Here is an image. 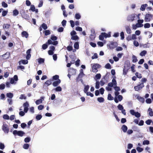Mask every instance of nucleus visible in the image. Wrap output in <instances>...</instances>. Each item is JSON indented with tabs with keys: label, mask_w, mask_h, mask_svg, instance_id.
Returning <instances> with one entry per match:
<instances>
[{
	"label": "nucleus",
	"mask_w": 153,
	"mask_h": 153,
	"mask_svg": "<svg viewBox=\"0 0 153 153\" xmlns=\"http://www.w3.org/2000/svg\"><path fill=\"white\" fill-rule=\"evenodd\" d=\"M38 62L40 63H42L44 62V59L42 58H39L38 59Z\"/></svg>",
	"instance_id": "obj_34"
},
{
	"label": "nucleus",
	"mask_w": 153,
	"mask_h": 153,
	"mask_svg": "<svg viewBox=\"0 0 153 153\" xmlns=\"http://www.w3.org/2000/svg\"><path fill=\"white\" fill-rule=\"evenodd\" d=\"M95 88L97 89H98L100 88V82L99 81H97L96 83Z\"/></svg>",
	"instance_id": "obj_53"
},
{
	"label": "nucleus",
	"mask_w": 153,
	"mask_h": 153,
	"mask_svg": "<svg viewBox=\"0 0 153 153\" xmlns=\"http://www.w3.org/2000/svg\"><path fill=\"white\" fill-rule=\"evenodd\" d=\"M104 36L102 34V33H101V34L99 36V39L101 40H103L104 39Z\"/></svg>",
	"instance_id": "obj_52"
},
{
	"label": "nucleus",
	"mask_w": 153,
	"mask_h": 153,
	"mask_svg": "<svg viewBox=\"0 0 153 153\" xmlns=\"http://www.w3.org/2000/svg\"><path fill=\"white\" fill-rule=\"evenodd\" d=\"M95 36L96 34L94 31L92 33V34H91L90 37L91 39H93L95 38Z\"/></svg>",
	"instance_id": "obj_25"
},
{
	"label": "nucleus",
	"mask_w": 153,
	"mask_h": 153,
	"mask_svg": "<svg viewBox=\"0 0 153 153\" xmlns=\"http://www.w3.org/2000/svg\"><path fill=\"white\" fill-rule=\"evenodd\" d=\"M125 28L127 33L128 34H131V30L130 28V25L126 26Z\"/></svg>",
	"instance_id": "obj_9"
},
{
	"label": "nucleus",
	"mask_w": 153,
	"mask_h": 153,
	"mask_svg": "<svg viewBox=\"0 0 153 153\" xmlns=\"http://www.w3.org/2000/svg\"><path fill=\"white\" fill-rule=\"evenodd\" d=\"M8 13V11L7 10H3L2 12V16H5Z\"/></svg>",
	"instance_id": "obj_44"
},
{
	"label": "nucleus",
	"mask_w": 153,
	"mask_h": 153,
	"mask_svg": "<svg viewBox=\"0 0 153 153\" xmlns=\"http://www.w3.org/2000/svg\"><path fill=\"white\" fill-rule=\"evenodd\" d=\"M51 34V32L49 30H46L45 31V36H47Z\"/></svg>",
	"instance_id": "obj_48"
},
{
	"label": "nucleus",
	"mask_w": 153,
	"mask_h": 153,
	"mask_svg": "<svg viewBox=\"0 0 153 153\" xmlns=\"http://www.w3.org/2000/svg\"><path fill=\"white\" fill-rule=\"evenodd\" d=\"M147 6V4H142L141 6L140 10L142 11H144L146 7Z\"/></svg>",
	"instance_id": "obj_20"
},
{
	"label": "nucleus",
	"mask_w": 153,
	"mask_h": 153,
	"mask_svg": "<svg viewBox=\"0 0 153 153\" xmlns=\"http://www.w3.org/2000/svg\"><path fill=\"white\" fill-rule=\"evenodd\" d=\"M13 15L14 16H16L18 15L19 13V11L16 9H15L13 11Z\"/></svg>",
	"instance_id": "obj_33"
},
{
	"label": "nucleus",
	"mask_w": 153,
	"mask_h": 153,
	"mask_svg": "<svg viewBox=\"0 0 153 153\" xmlns=\"http://www.w3.org/2000/svg\"><path fill=\"white\" fill-rule=\"evenodd\" d=\"M30 10L33 12L35 11L36 13L38 12V9H36L34 5H30Z\"/></svg>",
	"instance_id": "obj_14"
},
{
	"label": "nucleus",
	"mask_w": 153,
	"mask_h": 153,
	"mask_svg": "<svg viewBox=\"0 0 153 153\" xmlns=\"http://www.w3.org/2000/svg\"><path fill=\"white\" fill-rule=\"evenodd\" d=\"M59 78V76L58 75H56L55 76H54L53 77V79L54 80H58Z\"/></svg>",
	"instance_id": "obj_59"
},
{
	"label": "nucleus",
	"mask_w": 153,
	"mask_h": 153,
	"mask_svg": "<svg viewBox=\"0 0 153 153\" xmlns=\"http://www.w3.org/2000/svg\"><path fill=\"white\" fill-rule=\"evenodd\" d=\"M29 145L28 144H25L23 146V148L25 149H28Z\"/></svg>",
	"instance_id": "obj_41"
},
{
	"label": "nucleus",
	"mask_w": 153,
	"mask_h": 153,
	"mask_svg": "<svg viewBox=\"0 0 153 153\" xmlns=\"http://www.w3.org/2000/svg\"><path fill=\"white\" fill-rule=\"evenodd\" d=\"M108 100H111L114 99V97L112 96L110 94H108Z\"/></svg>",
	"instance_id": "obj_30"
},
{
	"label": "nucleus",
	"mask_w": 153,
	"mask_h": 153,
	"mask_svg": "<svg viewBox=\"0 0 153 153\" xmlns=\"http://www.w3.org/2000/svg\"><path fill=\"white\" fill-rule=\"evenodd\" d=\"M152 122V120L150 119L146 121V123L148 125H150Z\"/></svg>",
	"instance_id": "obj_58"
},
{
	"label": "nucleus",
	"mask_w": 153,
	"mask_h": 153,
	"mask_svg": "<svg viewBox=\"0 0 153 153\" xmlns=\"http://www.w3.org/2000/svg\"><path fill=\"white\" fill-rule=\"evenodd\" d=\"M21 35L22 37L27 38L29 34L26 31H23L22 32Z\"/></svg>",
	"instance_id": "obj_13"
},
{
	"label": "nucleus",
	"mask_w": 153,
	"mask_h": 153,
	"mask_svg": "<svg viewBox=\"0 0 153 153\" xmlns=\"http://www.w3.org/2000/svg\"><path fill=\"white\" fill-rule=\"evenodd\" d=\"M150 27V24L149 23H146L144 25V27L145 28H149Z\"/></svg>",
	"instance_id": "obj_50"
},
{
	"label": "nucleus",
	"mask_w": 153,
	"mask_h": 153,
	"mask_svg": "<svg viewBox=\"0 0 153 153\" xmlns=\"http://www.w3.org/2000/svg\"><path fill=\"white\" fill-rule=\"evenodd\" d=\"M51 39L53 41H55L57 39V37L54 35H52L51 38Z\"/></svg>",
	"instance_id": "obj_45"
},
{
	"label": "nucleus",
	"mask_w": 153,
	"mask_h": 153,
	"mask_svg": "<svg viewBox=\"0 0 153 153\" xmlns=\"http://www.w3.org/2000/svg\"><path fill=\"white\" fill-rule=\"evenodd\" d=\"M11 26L10 24H4L3 25V27L4 29H9Z\"/></svg>",
	"instance_id": "obj_15"
},
{
	"label": "nucleus",
	"mask_w": 153,
	"mask_h": 153,
	"mask_svg": "<svg viewBox=\"0 0 153 153\" xmlns=\"http://www.w3.org/2000/svg\"><path fill=\"white\" fill-rule=\"evenodd\" d=\"M149 141L148 140H145L143 142V145H149Z\"/></svg>",
	"instance_id": "obj_46"
},
{
	"label": "nucleus",
	"mask_w": 153,
	"mask_h": 153,
	"mask_svg": "<svg viewBox=\"0 0 153 153\" xmlns=\"http://www.w3.org/2000/svg\"><path fill=\"white\" fill-rule=\"evenodd\" d=\"M148 111H149V115L151 117L153 116V112L152 109L151 108H149Z\"/></svg>",
	"instance_id": "obj_22"
},
{
	"label": "nucleus",
	"mask_w": 153,
	"mask_h": 153,
	"mask_svg": "<svg viewBox=\"0 0 153 153\" xmlns=\"http://www.w3.org/2000/svg\"><path fill=\"white\" fill-rule=\"evenodd\" d=\"M7 96L10 98H12L13 97V94L11 93H7L6 94Z\"/></svg>",
	"instance_id": "obj_27"
},
{
	"label": "nucleus",
	"mask_w": 153,
	"mask_h": 153,
	"mask_svg": "<svg viewBox=\"0 0 153 153\" xmlns=\"http://www.w3.org/2000/svg\"><path fill=\"white\" fill-rule=\"evenodd\" d=\"M74 47L75 48L78 49L79 48V44L78 42H76L74 45Z\"/></svg>",
	"instance_id": "obj_24"
},
{
	"label": "nucleus",
	"mask_w": 153,
	"mask_h": 153,
	"mask_svg": "<svg viewBox=\"0 0 153 153\" xmlns=\"http://www.w3.org/2000/svg\"><path fill=\"white\" fill-rule=\"evenodd\" d=\"M30 140V138L29 137H27L24 139V141L26 143H28Z\"/></svg>",
	"instance_id": "obj_57"
},
{
	"label": "nucleus",
	"mask_w": 153,
	"mask_h": 153,
	"mask_svg": "<svg viewBox=\"0 0 153 153\" xmlns=\"http://www.w3.org/2000/svg\"><path fill=\"white\" fill-rule=\"evenodd\" d=\"M68 72L72 75L75 74L76 73V70L73 68H71L69 70Z\"/></svg>",
	"instance_id": "obj_10"
},
{
	"label": "nucleus",
	"mask_w": 153,
	"mask_h": 153,
	"mask_svg": "<svg viewBox=\"0 0 153 153\" xmlns=\"http://www.w3.org/2000/svg\"><path fill=\"white\" fill-rule=\"evenodd\" d=\"M44 108V105H41L38 106V108L39 110H41L43 109Z\"/></svg>",
	"instance_id": "obj_60"
},
{
	"label": "nucleus",
	"mask_w": 153,
	"mask_h": 153,
	"mask_svg": "<svg viewBox=\"0 0 153 153\" xmlns=\"http://www.w3.org/2000/svg\"><path fill=\"white\" fill-rule=\"evenodd\" d=\"M48 45L47 43L45 44H44L42 45V48L43 50H45L47 48Z\"/></svg>",
	"instance_id": "obj_37"
},
{
	"label": "nucleus",
	"mask_w": 153,
	"mask_h": 153,
	"mask_svg": "<svg viewBox=\"0 0 153 153\" xmlns=\"http://www.w3.org/2000/svg\"><path fill=\"white\" fill-rule=\"evenodd\" d=\"M97 100L100 102H102L104 101V99L102 97H98L97 98Z\"/></svg>",
	"instance_id": "obj_29"
},
{
	"label": "nucleus",
	"mask_w": 153,
	"mask_h": 153,
	"mask_svg": "<svg viewBox=\"0 0 153 153\" xmlns=\"http://www.w3.org/2000/svg\"><path fill=\"white\" fill-rule=\"evenodd\" d=\"M137 57L135 55H133L132 56V62H137Z\"/></svg>",
	"instance_id": "obj_26"
},
{
	"label": "nucleus",
	"mask_w": 153,
	"mask_h": 153,
	"mask_svg": "<svg viewBox=\"0 0 153 153\" xmlns=\"http://www.w3.org/2000/svg\"><path fill=\"white\" fill-rule=\"evenodd\" d=\"M136 149L138 152H140L143 150V149L140 147H138L136 148Z\"/></svg>",
	"instance_id": "obj_43"
},
{
	"label": "nucleus",
	"mask_w": 153,
	"mask_h": 153,
	"mask_svg": "<svg viewBox=\"0 0 153 153\" xmlns=\"http://www.w3.org/2000/svg\"><path fill=\"white\" fill-rule=\"evenodd\" d=\"M71 39L74 40H78L79 39V37L77 35H74L72 36Z\"/></svg>",
	"instance_id": "obj_31"
},
{
	"label": "nucleus",
	"mask_w": 153,
	"mask_h": 153,
	"mask_svg": "<svg viewBox=\"0 0 153 153\" xmlns=\"http://www.w3.org/2000/svg\"><path fill=\"white\" fill-rule=\"evenodd\" d=\"M135 18V15L134 14H131L128 16L127 18L128 21H133L134 20Z\"/></svg>",
	"instance_id": "obj_8"
},
{
	"label": "nucleus",
	"mask_w": 153,
	"mask_h": 153,
	"mask_svg": "<svg viewBox=\"0 0 153 153\" xmlns=\"http://www.w3.org/2000/svg\"><path fill=\"white\" fill-rule=\"evenodd\" d=\"M135 75L136 76V77L138 78L141 79L142 77L141 74H139L137 72L135 73Z\"/></svg>",
	"instance_id": "obj_35"
},
{
	"label": "nucleus",
	"mask_w": 153,
	"mask_h": 153,
	"mask_svg": "<svg viewBox=\"0 0 153 153\" xmlns=\"http://www.w3.org/2000/svg\"><path fill=\"white\" fill-rule=\"evenodd\" d=\"M147 51H146L144 50L142 51L140 53V55L141 56H145L146 54Z\"/></svg>",
	"instance_id": "obj_28"
},
{
	"label": "nucleus",
	"mask_w": 153,
	"mask_h": 153,
	"mask_svg": "<svg viewBox=\"0 0 153 153\" xmlns=\"http://www.w3.org/2000/svg\"><path fill=\"white\" fill-rule=\"evenodd\" d=\"M23 106L25 107H29V105L27 102L26 101V102L24 103L23 104Z\"/></svg>",
	"instance_id": "obj_63"
},
{
	"label": "nucleus",
	"mask_w": 153,
	"mask_h": 153,
	"mask_svg": "<svg viewBox=\"0 0 153 153\" xmlns=\"http://www.w3.org/2000/svg\"><path fill=\"white\" fill-rule=\"evenodd\" d=\"M134 115L137 117L138 118L140 117V114L138 112H136Z\"/></svg>",
	"instance_id": "obj_55"
},
{
	"label": "nucleus",
	"mask_w": 153,
	"mask_h": 153,
	"mask_svg": "<svg viewBox=\"0 0 153 153\" xmlns=\"http://www.w3.org/2000/svg\"><path fill=\"white\" fill-rule=\"evenodd\" d=\"M117 46V43L116 42H111L109 45V48L113 49Z\"/></svg>",
	"instance_id": "obj_6"
},
{
	"label": "nucleus",
	"mask_w": 153,
	"mask_h": 153,
	"mask_svg": "<svg viewBox=\"0 0 153 153\" xmlns=\"http://www.w3.org/2000/svg\"><path fill=\"white\" fill-rule=\"evenodd\" d=\"M120 36H121V39L123 40L124 38V33L123 31L121 32L120 33Z\"/></svg>",
	"instance_id": "obj_54"
},
{
	"label": "nucleus",
	"mask_w": 153,
	"mask_h": 153,
	"mask_svg": "<svg viewBox=\"0 0 153 153\" xmlns=\"http://www.w3.org/2000/svg\"><path fill=\"white\" fill-rule=\"evenodd\" d=\"M102 34L103 35L104 37L106 38L107 37H109L111 36V34H107L105 32H102Z\"/></svg>",
	"instance_id": "obj_23"
},
{
	"label": "nucleus",
	"mask_w": 153,
	"mask_h": 153,
	"mask_svg": "<svg viewBox=\"0 0 153 153\" xmlns=\"http://www.w3.org/2000/svg\"><path fill=\"white\" fill-rule=\"evenodd\" d=\"M41 99H39V100H37L36 101V105H39L40 103H41L42 102V99H43L44 97H42L41 98Z\"/></svg>",
	"instance_id": "obj_19"
},
{
	"label": "nucleus",
	"mask_w": 153,
	"mask_h": 153,
	"mask_svg": "<svg viewBox=\"0 0 153 153\" xmlns=\"http://www.w3.org/2000/svg\"><path fill=\"white\" fill-rule=\"evenodd\" d=\"M1 5L4 8L7 7H8V5L4 1H2V2Z\"/></svg>",
	"instance_id": "obj_36"
},
{
	"label": "nucleus",
	"mask_w": 153,
	"mask_h": 153,
	"mask_svg": "<svg viewBox=\"0 0 153 153\" xmlns=\"http://www.w3.org/2000/svg\"><path fill=\"white\" fill-rule=\"evenodd\" d=\"M2 129L4 133L8 134L9 132V129L8 125L5 123H3Z\"/></svg>",
	"instance_id": "obj_1"
},
{
	"label": "nucleus",
	"mask_w": 153,
	"mask_h": 153,
	"mask_svg": "<svg viewBox=\"0 0 153 153\" xmlns=\"http://www.w3.org/2000/svg\"><path fill=\"white\" fill-rule=\"evenodd\" d=\"M41 27L45 30L47 29L48 28L47 25L45 23H43L42 24Z\"/></svg>",
	"instance_id": "obj_32"
},
{
	"label": "nucleus",
	"mask_w": 153,
	"mask_h": 153,
	"mask_svg": "<svg viewBox=\"0 0 153 153\" xmlns=\"http://www.w3.org/2000/svg\"><path fill=\"white\" fill-rule=\"evenodd\" d=\"M89 88V86L88 85H87L85 86L84 89V91L85 93H86L88 92V91Z\"/></svg>",
	"instance_id": "obj_38"
},
{
	"label": "nucleus",
	"mask_w": 153,
	"mask_h": 153,
	"mask_svg": "<svg viewBox=\"0 0 153 153\" xmlns=\"http://www.w3.org/2000/svg\"><path fill=\"white\" fill-rule=\"evenodd\" d=\"M61 82V80L60 79H58L57 81L54 82L53 83V86L56 87Z\"/></svg>",
	"instance_id": "obj_12"
},
{
	"label": "nucleus",
	"mask_w": 153,
	"mask_h": 153,
	"mask_svg": "<svg viewBox=\"0 0 153 153\" xmlns=\"http://www.w3.org/2000/svg\"><path fill=\"white\" fill-rule=\"evenodd\" d=\"M143 22V19H139L138 20V23L139 24V26H138V27H141L143 26V24H142Z\"/></svg>",
	"instance_id": "obj_18"
},
{
	"label": "nucleus",
	"mask_w": 153,
	"mask_h": 153,
	"mask_svg": "<svg viewBox=\"0 0 153 153\" xmlns=\"http://www.w3.org/2000/svg\"><path fill=\"white\" fill-rule=\"evenodd\" d=\"M62 90V88L60 86L57 87L55 88V90L57 91H61Z\"/></svg>",
	"instance_id": "obj_56"
},
{
	"label": "nucleus",
	"mask_w": 153,
	"mask_h": 153,
	"mask_svg": "<svg viewBox=\"0 0 153 153\" xmlns=\"http://www.w3.org/2000/svg\"><path fill=\"white\" fill-rule=\"evenodd\" d=\"M3 118L4 119L9 120V117L7 114H4L3 115Z\"/></svg>",
	"instance_id": "obj_51"
},
{
	"label": "nucleus",
	"mask_w": 153,
	"mask_h": 153,
	"mask_svg": "<svg viewBox=\"0 0 153 153\" xmlns=\"http://www.w3.org/2000/svg\"><path fill=\"white\" fill-rule=\"evenodd\" d=\"M81 16L80 14L79 13H76L75 14V18L77 19H80L81 18Z\"/></svg>",
	"instance_id": "obj_39"
},
{
	"label": "nucleus",
	"mask_w": 153,
	"mask_h": 153,
	"mask_svg": "<svg viewBox=\"0 0 153 153\" xmlns=\"http://www.w3.org/2000/svg\"><path fill=\"white\" fill-rule=\"evenodd\" d=\"M117 107L118 109L120 110H122L123 109V105L120 104H119L118 106Z\"/></svg>",
	"instance_id": "obj_47"
},
{
	"label": "nucleus",
	"mask_w": 153,
	"mask_h": 153,
	"mask_svg": "<svg viewBox=\"0 0 153 153\" xmlns=\"http://www.w3.org/2000/svg\"><path fill=\"white\" fill-rule=\"evenodd\" d=\"M144 83H141L137 85L134 86V88L135 91H139L141 90L144 87Z\"/></svg>",
	"instance_id": "obj_3"
},
{
	"label": "nucleus",
	"mask_w": 153,
	"mask_h": 153,
	"mask_svg": "<svg viewBox=\"0 0 153 153\" xmlns=\"http://www.w3.org/2000/svg\"><path fill=\"white\" fill-rule=\"evenodd\" d=\"M146 102L147 104H150L152 102V100L150 98H148L146 99Z\"/></svg>",
	"instance_id": "obj_64"
},
{
	"label": "nucleus",
	"mask_w": 153,
	"mask_h": 153,
	"mask_svg": "<svg viewBox=\"0 0 153 153\" xmlns=\"http://www.w3.org/2000/svg\"><path fill=\"white\" fill-rule=\"evenodd\" d=\"M101 77V75L100 74H97L95 76V78L97 79H99Z\"/></svg>",
	"instance_id": "obj_61"
},
{
	"label": "nucleus",
	"mask_w": 153,
	"mask_h": 153,
	"mask_svg": "<svg viewBox=\"0 0 153 153\" xmlns=\"http://www.w3.org/2000/svg\"><path fill=\"white\" fill-rule=\"evenodd\" d=\"M42 116L41 114H39L37 115L36 117V118L37 120H39L42 118Z\"/></svg>",
	"instance_id": "obj_40"
},
{
	"label": "nucleus",
	"mask_w": 153,
	"mask_h": 153,
	"mask_svg": "<svg viewBox=\"0 0 153 153\" xmlns=\"http://www.w3.org/2000/svg\"><path fill=\"white\" fill-rule=\"evenodd\" d=\"M153 17V15L151 14H146L145 17V21L146 22H149L150 21V19Z\"/></svg>",
	"instance_id": "obj_5"
},
{
	"label": "nucleus",
	"mask_w": 153,
	"mask_h": 153,
	"mask_svg": "<svg viewBox=\"0 0 153 153\" xmlns=\"http://www.w3.org/2000/svg\"><path fill=\"white\" fill-rule=\"evenodd\" d=\"M121 129L124 132H126L128 128L126 125H124L122 126Z\"/></svg>",
	"instance_id": "obj_16"
},
{
	"label": "nucleus",
	"mask_w": 153,
	"mask_h": 153,
	"mask_svg": "<svg viewBox=\"0 0 153 153\" xmlns=\"http://www.w3.org/2000/svg\"><path fill=\"white\" fill-rule=\"evenodd\" d=\"M101 67V65L98 64H95L92 66V71L94 72H96L98 71L97 68Z\"/></svg>",
	"instance_id": "obj_4"
},
{
	"label": "nucleus",
	"mask_w": 153,
	"mask_h": 153,
	"mask_svg": "<svg viewBox=\"0 0 153 153\" xmlns=\"http://www.w3.org/2000/svg\"><path fill=\"white\" fill-rule=\"evenodd\" d=\"M105 68L108 69L111 68V67L110 64L109 63H107L105 66Z\"/></svg>",
	"instance_id": "obj_42"
},
{
	"label": "nucleus",
	"mask_w": 153,
	"mask_h": 153,
	"mask_svg": "<svg viewBox=\"0 0 153 153\" xmlns=\"http://www.w3.org/2000/svg\"><path fill=\"white\" fill-rule=\"evenodd\" d=\"M5 87V85L4 84H1L0 85V90H3L4 89Z\"/></svg>",
	"instance_id": "obj_49"
},
{
	"label": "nucleus",
	"mask_w": 153,
	"mask_h": 153,
	"mask_svg": "<svg viewBox=\"0 0 153 153\" xmlns=\"http://www.w3.org/2000/svg\"><path fill=\"white\" fill-rule=\"evenodd\" d=\"M18 132L17 135L20 137L23 136L25 134V133L22 131H18Z\"/></svg>",
	"instance_id": "obj_21"
},
{
	"label": "nucleus",
	"mask_w": 153,
	"mask_h": 153,
	"mask_svg": "<svg viewBox=\"0 0 153 153\" xmlns=\"http://www.w3.org/2000/svg\"><path fill=\"white\" fill-rule=\"evenodd\" d=\"M52 80L51 79L49 80H48L45 82L44 85H47L46 86H48L52 83Z\"/></svg>",
	"instance_id": "obj_17"
},
{
	"label": "nucleus",
	"mask_w": 153,
	"mask_h": 153,
	"mask_svg": "<svg viewBox=\"0 0 153 153\" xmlns=\"http://www.w3.org/2000/svg\"><path fill=\"white\" fill-rule=\"evenodd\" d=\"M80 60L79 59H78L75 62V64L77 66H79V62Z\"/></svg>",
	"instance_id": "obj_62"
},
{
	"label": "nucleus",
	"mask_w": 153,
	"mask_h": 153,
	"mask_svg": "<svg viewBox=\"0 0 153 153\" xmlns=\"http://www.w3.org/2000/svg\"><path fill=\"white\" fill-rule=\"evenodd\" d=\"M137 99L142 103L144 102L145 99L143 97L138 95L137 97Z\"/></svg>",
	"instance_id": "obj_11"
},
{
	"label": "nucleus",
	"mask_w": 153,
	"mask_h": 153,
	"mask_svg": "<svg viewBox=\"0 0 153 153\" xmlns=\"http://www.w3.org/2000/svg\"><path fill=\"white\" fill-rule=\"evenodd\" d=\"M129 66L127 65H125L124 66V68L123 70V74L124 75H126L128 71V70L129 69Z\"/></svg>",
	"instance_id": "obj_7"
},
{
	"label": "nucleus",
	"mask_w": 153,
	"mask_h": 153,
	"mask_svg": "<svg viewBox=\"0 0 153 153\" xmlns=\"http://www.w3.org/2000/svg\"><path fill=\"white\" fill-rule=\"evenodd\" d=\"M85 75L83 72V70L81 69L80 70V73L79 74L78 77L76 78V82H78L79 81L80 79H82V77Z\"/></svg>",
	"instance_id": "obj_2"
}]
</instances>
